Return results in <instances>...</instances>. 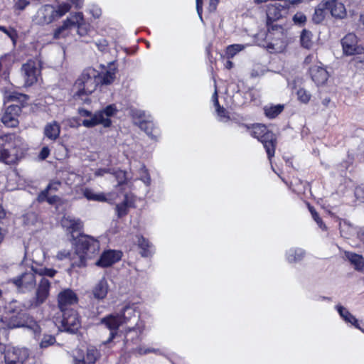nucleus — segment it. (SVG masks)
<instances>
[{
    "mask_svg": "<svg viewBox=\"0 0 364 364\" xmlns=\"http://www.w3.org/2000/svg\"><path fill=\"white\" fill-rule=\"evenodd\" d=\"M101 323L104 324L106 328L110 331L109 338L104 343L107 344L111 342L117 335L118 328L122 325V318L119 316V314H109L101 319Z\"/></svg>",
    "mask_w": 364,
    "mask_h": 364,
    "instance_id": "nucleus-14",
    "label": "nucleus"
},
{
    "mask_svg": "<svg viewBox=\"0 0 364 364\" xmlns=\"http://www.w3.org/2000/svg\"><path fill=\"white\" fill-rule=\"evenodd\" d=\"M309 210H310V212L311 213L312 218L316 222V223L320 227V228H321L323 230L326 229V225L323 223L322 220L318 216V215L316 212V210L313 208H309Z\"/></svg>",
    "mask_w": 364,
    "mask_h": 364,
    "instance_id": "nucleus-53",
    "label": "nucleus"
},
{
    "mask_svg": "<svg viewBox=\"0 0 364 364\" xmlns=\"http://www.w3.org/2000/svg\"><path fill=\"white\" fill-rule=\"evenodd\" d=\"M134 352L138 353L140 355H146V354H148L150 353H154L157 354L159 353V350L156 349V348H145V347L139 346V347H137L136 348H135Z\"/></svg>",
    "mask_w": 364,
    "mask_h": 364,
    "instance_id": "nucleus-49",
    "label": "nucleus"
},
{
    "mask_svg": "<svg viewBox=\"0 0 364 364\" xmlns=\"http://www.w3.org/2000/svg\"><path fill=\"white\" fill-rule=\"evenodd\" d=\"M56 258L58 260L69 259L71 261L72 264L73 263L74 260H77V257L75 255V252L74 254H72L70 251L68 250H60L56 255Z\"/></svg>",
    "mask_w": 364,
    "mask_h": 364,
    "instance_id": "nucleus-43",
    "label": "nucleus"
},
{
    "mask_svg": "<svg viewBox=\"0 0 364 364\" xmlns=\"http://www.w3.org/2000/svg\"><path fill=\"white\" fill-rule=\"evenodd\" d=\"M305 252L300 248H291L287 252V259L289 262H297L303 259Z\"/></svg>",
    "mask_w": 364,
    "mask_h": 364,
    "instance_id": "nucleus-33",
    "label": "nucleus"
},
{
    "mask_svg": "<svg viewBox=\"0 0 364 364\" xmlns=\"http://www.w3.org/2000/svg\"><path fill=\"white\" fill-rule=\"evenodd\" d=\"M82 20V12H74L70 14V16L63 21L62 26L58 27L54 32L53 37L55 39H60L68 36L73 27H75L76 23Z\"/></svg>",
    "mask_w": 364,
    "mask_h": 364,
    "instance_id": "nucleus-11",
    "label": "nucleus"
},
{
    "mask_svg": "<svg viewBox=\"0 0 364 364\" xmlns=\"http://www.w3.org/2000/svg\"><path fill=\"white\" fill-rule=\"evenodd\" d=\"M97 72L91 68L85 70L75 82V86L77 89L76 95L79 97L92 93L97 85Z\"/></svg>",
    "mask_w": 364,
    "mask_h": 364,
    "instance_id": "nucleus-4",
    "label": "nucleus"
},
{
    "mask_svg": "<svg viewBox=\"0 0 364 364\" xmlns=\"http://www.w3.org/2000/svg\"><path fill=\"white\" fill-rule=\"evenodd\" d=\"M326 3L328 11L336 18H343L346 14V9L343 0H324Z\"/></svg>",
    "mask_w": 364,
    "mask_h": 364,
    "instance_id": "nucleus-24",
    "label": "nucleus"
},
{
    "mask_svg": "<svg viewBox=\"0 0 364 364\" xmlns=\"http://www.w3.org/2000/svg\"><path fill=\"white\" fill-rule=\"evenodd\" d=\"M196 10L200 19L203 21L202 12H203V0H196Z\"/></svg>",
    "mask_w": 364,
    "mask_h": 364,
    "instance_id": "nucleus-62",
    "label": "nucleus"
},
{
    "mask_svg": "<svg viewBox=\"0 0 364 364\" xmlns=\"http://www.w3.org/2000/svg\"><path fill=\"white\" fill-rule=\"evenodd\" d=\"M213 97V101H214V105L216 107V111H217L218 117H220V119L223 120V121L226 120L228 118V117L226 115L225 109L219 105L218 95H217V91L215 92Z\"/></svg>",
    "mask_w": 364,
    "mask_h": 364,
    "instance_id": "nucleus-44",
    "label": "nucleus"
},
{
    "mask_svg": "<svg viewBox=\"0 0 364 364\" xmlns=\"http://www.w3.org/2000/svg\"><path fill=\"white\" fill-rule=\"evenodd\" d=\"M336 309L338 311L340 316L346 323H350L356 328L360 330L361 331H364V329L360 326L358 319L353 315H352L347 309L341 305H336Z\"/></svg>",
    "mask_w": 364,
    "mask_h": 364,
    "instance_id": "nucleus-28",
    "label": "nucleus"
},
{
    "mask_svg": "<svg viewBox=\"0 0 364 364\" xmlns=\"http://www.w3.org/2000/svg\"><path fill=\"white\" fill-rule=\"evenodd\" d=\"M287 4H284V1L270 4L267 11L268 26H269V21H277L287 15Z\"/></svg>",
    "mask_w": 364,
    "mask_h": 364,
    "instance_id": "nucleus-18",
    "label": "nucleus"
},
{
    "mask_svg": "<svg viewBox=\"0 0 364 364\" xmlns=\"http://www.w3.org/2000/svg\"><path fill=\"white\" fill-rule=\"evenodd\" d=\"M298 99L303 103H308L311 99V94L306 90L301 88L297 91Z\"/></svg>",
    "mask_w": 364,
    "mask_h": 364,
    "instance_id": "nucleus-48",
    "label": "nucleus"
},
{
    "mask_svg": "<svg viewBox=\"0 0 364 364\" xmlns=\"http://www.w3.org/2000/svg\"><path fill=\"white\" fill-rule=\"evenodd\" d=\"M98 356V351L93 347L87 348L85 356L81 355L80 350H76L74 354V364H93Z\"/></svg>",
    "mask_w": 364,
    "mask_h": 364,
    "instance_id": "nucleus-20",
    "label": "nucleus"
},
{
    "mask_svg": "<svg viewBox=\"0 0 364 364\" xmlns=\"http://www.w3.org/2000/svg\"><path fill=\"white\" fill-rule=\"evenodd\" d=\"M138 245L141 249V255L143 257H148L152 253V247L144 237H139Z\"/></svg>",
    "mask_w": 364,
    "mask_h": 364,
    "instance_id": "nucleus-39",
    "label": "nucleus"
},
{
    "mask_svg": "<svg viewBox=\"0 0 364 364\" xmlns=\"http://www.w3.org/2000/svg\"><path fill=\"white\" fill-rule=\"evenodd\" d=\"M35 274L32 268L31 271L11 279L10 282L16 286L19 292H30L36 287L37 280Z\"/></svg>",
    "mask_w": 364,
    "mask_h": 364,
    "instance_id": "nucleus-9",
    "label": "nucleus"
},
{
    "mask_svg": "<svg viewBox=\"0 0 364 364\" xmlns=\"http://www.w3.org/2000/svg\"><path fill=\"white\" fill-rule=\"evenodd\" d=\"M33 271L35 272L36 274H38L39 276H47L49 277H53L55 274L57 273V271L52 268H34L33 267Z\"/></svg>",
    "mask_w": 364,
    "mask_h": 364,
    "instance_id": "nucleus-45",
    "label": "nucleus"
},
{
    "mask_svg": "<svg viewBox=\"0 0 364 364\" xmlns=\"http://www.w3.org/2000/svg\"><path fill=\"white\" fill-rule=\"evenodd\" d=\"M60 133V127L58 122L53 121L47 124L44 128V135L51 141L56 140Z\"/></svg>",
    "mask_w": 364,
    "mask_h": 364,
    "instance_id": "nucleus-29",
    "label": "nucleus"
},
{
    "mask_svg": "<svg viewBox=\"0 0 364 364\" xmlns=\"http://www.w3.org/2000/svg\"><path fill=\"white\" fill-rule=\"evenodd\" d=\"M71 9V5L68 2H61L56 7L54 6L55 18H60L68 13Z\"/></svg>",
    "mask_w": 364,
    "mask_h": 364,
    "instance_id": "nucleus-38",
    "label": "nucleus"
},
{
    "mask_svg": "<svg viewBox=\"0 0 364 364\" xmlns=\"http://www.w3.org/2000/svg\"><path fill=\"white\" fill-rule=\"evenodd\" d=\"M218 4V0H209V5L208 9L210 12H213L216 10Z\"/></svg>",
    "mask_w": 364,
    "mask_h": 364,
    "instance_id": "nucleus-64",
    "label": "nucleus"
},
{
    "mask_svg": "<svg viewBox=\"0 0 364 364\" xmlns=\"http://www.w3.org/2000/svg\"><path fill=\"white\" fill-rule=\"evenodd\" d=\"M61 186V182L59 181H51L45 190H48V192L51 193L52 191L55 192L59 189Z\"/></svg>",
    "mask_w": 364,
    "mask_h": 364,
    "instance_id": "nucleus-55",
    "label": "nucleus"
},
{
    "mask_svg": "<svg viewBox=\"0 0 364 364\" xmlns=\"http://www.w3.org/2000/svg\"><path fill=\"white\" fill-rule=\"evenodd\" d=\"M109 287L105 278L101 279L92 288V294L95 299L99 301L106 298Z\"/></svg>",
    "mask_w": 364,
    "mask_h": 364,
    "instance_id": "nucleus-25",
    "label": "nucleus"
},
{
    "mask_svg": "<svg viewBox=\"0 0 364 364\" xmlns=\"http://www.w3.org/2000/svg\"><path fill=\"white\" fill-rule=\"evenodd\" d=\"M38 200L39 202L47 201L49 204H55L59 200L57 196H52L51 193L48 192V190H43L38 196Z\"/></svg>",
    "mask_w": 364,
    "mask_h": 364,
    "instance_id": "nucleus-40",
    "label": "nucleus"
},
{
    "mask_svg": "<svg viewBox=\"0 0 364 364\" xmlns=\"http://www.w3.org/2000/svg\"><path fill=\"white\" fill-rule=\"evenodd\" d=\"M141 171L142 172V175L141 176L140 179L146 185L149 186L151 183V178L147 173V170L144 166H142L141 168Z\"/></svg>",
    "mask_w": 364,
    "mask_h": 364,
    "instance_id": "nucleus-56",
    "label": "nucleus"
},
{
    "mask_svg": "<svg viewBox=\"0 0 364 364\" xmlns=\"http://www.w3.org/2000/svg\"><path fill=\"white\" fill-rule=\"evenodd\" d=\"M344 255L356 270L363 271L364 269V258L362 255L348 251H346Z\"/></svg>",
    "mask_w": 364,
    "mask_h": 364,
    "instance_id": "nucleus-31",
    "label": "nucleus"
},
{
    "mask_svg": "<svg viewBox=\"0 0 364 364\" xmlns=\"http://www.w3.org/2000/svg\"><path fill=\"white\" fill-rule=\"evenodd\" d=\"M21 74L26 86L35 84L41 75V64L37 60H30L22 65Z\"/></svg>",
    "mask_w": 364,
    "mask_h": 364,
    "instance_id": "nucleus-10",
    "label": "nucleus"
},
{
    "mask_svg": "<svg viewBox=\"0 0 364 364\" xmlns=\"http://www.w3.org/2000/svg\"><path fill=\"white\" fill-rule=\"evenodd\" d=\"M122 253L115 250H107L102 253L100 259L96 262V265L101 267H107L121 259Z\"/></svg>",
    "mask_w": 364,
    "mask_h": 364,
    "instance_id": "nucleus-22",
    "label": "nucleus"
},
{
    "mask_svg": "<svg viewBox=\"0 0 364 364\" xmlns=\"http://www.w3.org/2000/svg\"><path fill=\"white\" fill-rule=\"evenodd\" d=\"M354 55L353 60L356 63H360L364 65V48L363 47H361L360 50H358Z\"/></svg>",
    "mask_w": 364,
    "mask_h": 364,
    "instance_id": "nucleus-54",
    "label": "nucleus"
},
{
    "mask_svg": "<svg viewBox=\"0 0 364 364\" xmlns=\"http://www.w3.org/2000/svg\"><path fill=\"white\" fill-rule=\"evenodd\" d=\"M68 3L76 9H80L84 6L85 0H68Z\"/></svg>",
    "mask_w": 364,
    "mask_h": 364,
    "instance_id": "nucleus-59",
    "label": "nucleus"
},
{
    "mask_svg": "<svg viewBox=\"0 0 364 364\" xmlns=\"http://www.w3.org/2000/svg\"><path fill=\"white\" fill-rule=\"evenodd\" d=\"M5 364H25L30 357V350L25 347L0 346Z\"/></svg>",
    "mask_w": 364,
    "mask_h": 364,
    "instance_id": "nucleus-7",
    "label": "nucleus"
},
{
    "mask_svg": "<svg viewBox=\"0 0 364 364\" xmlns=\"http://www.w3.org/2000/svg\"><path fill=\"white\" fill-rule=\"evenodd\" d=\"M327 6L325 1H322L315 9L314 13L312 16V20L315 23H320L322 22L327 14Z\"/></svg>",
    "mask_w": 364,
    "mask_h": 364,
    "instance_id": "nucleus-32",
    "label": "nucleus"
},
{
    "mask_svg": "<svg viewBox=\"0 0 364 364\" xmlns=\"http://www.w3.org/2000/svg\"><path fill=\"white\" fill-rule=\"evenodd\" d=\"M117 112L115 105H108L105 109L96 112L90 119H84L82 125L86 127H92L97 124H102L105 127L111 125L110 117L113 116Z\"/></svg>",
    "mask_w": 364,
    "mask_h": 364,
    "instance_id": "nucleus-8",
    "label": "nucleus"
},
{
    "mask_svg": "<svg viewBox=\"0 0 364 364\" xmlns=\"http://www.w3.org/2000/svg\"><path fill=\"white\" fill-rule=\"evenodd\" d=\"M140 128L151 137H154L155 134L157 132L156 129H154V124L151 122H141L140 123Z\"/></svg>",
    "mask_w": 364,
    "mask_h": 364,
    "instance_id": "nucleus-46",
    "label": "nucleus"
},
{
    "mask_svg": "<svg viewBox=\"0 0 364 364\" xmlns=\"http://www.w3.org/2000/svg\"><path fill=\"white\" fill-rule=\"evenodd\" d=\"M129 207V196H124L123 202L116 205V212L119 218H122L127 214Z\"/></svg>",
    "mask_w": 364,
    "mask_h": 364,
    "instance_id": "nucleus-41",
    "label": "nucleus"
},
{
    "mask_svg": "<svg viewBox=\"0 0 364 364\" xmlns=\"http://www.w3.org/2000/svg\"><path fill=\"white\" fill-rule=\"evenodd\" d=\"M250 135L257 139L264 146L269 160L274 156L277 138L274 134L270 132L266 126L260 124L253 125L250 130Z\"/></svg>",
    "mask_w": 364,
    "mask_h": 364,
    "instance_id": "nucleus-3",
    "label": "nucleus"
},
{
    "mask_svg": "<svg viewBox=\"0 0 364 364\" xmlns=\"http://www.w3.org/2000/svg\"><path fill=\"white\" fill-rule=\"evenodd\" d=\"M50 282L45 277H41L36 287L35 296L31 301V306L38 307L43 304L49 296Z\"/></svg>",
    "mask_w": 364,
    "mask_h": 364,
    "instance_id": "nucleus-13",
    "label": "nucleus"
},
{
    "mask_svg": "<svg viewBox=\"0 0 364 364\" xmlns=\"http://www.w3.org/2000/svg\"><path fill=\"white\" fill-rule=\"evenodd\" d=\"M293 21L295 24L302 26L306 21V16L301 12H297L293 16Z\"/></svg>",
    "mask_w": 364,
    "mask_h": 364,
    "instance_id": "nucleus-51",
    "label": "nucleus"
},
{
    "mask_svg": "<svg viewBox=\"0 0 364 364\" xmlns=\"http://www.w3.org/2000/svg\"><path fill=\"white\" fill-rule=\"evenodd\" d=\"M89 11L95 18H98L102 14L101 9L97 5H92Z\"/></svg>",
    "mask_w": 364,
    "mask_h": 364,
    "instance_id": "nucleus-57",
    "label": "nucleus"
},
{
    "mask_svg": "<svg viewBox=\"0 0 364 364\" xmlns=\"http://www.w3.org/2000/svg\"><path fill=\"white\" fill-rule=\"evenodd\" d=\"M55 19L54 14V6L51 5H45L40 8L37 11L36 21L38 24H49Z\"/></svg>",
    "mask_w": 364,
    "mask_h": 364,
    "instance_id": "nucleus-21",
    "label": "nucleus"
},
{
    "mask_svg": "<svg viewBox=\"0 0 364 364\" xmlns=\"http://www.w3.org/2000/svg\"><path fill=\"white\" fill-rule=\"evenodd\" d=\"M77 294L70 289H66L60 291L58 296V306L61 311L68 309V306L77 303Z\"/></svg>",
    "mask_w": 364,
    "mask_h": 364,
    "instance_id": "nucleus-17",
    "label": "nucleus"
},
{
    "mask_svg": "<svg viewBox=\"0 0 364 364\" xmlns=\"http://www.w3.org/2000/svg\"><path fill=\"white\" fill-rule=\"evenodd\" d=\"M312 80L318 85H323L328 78L326 70L321 66H314L310 70Z\"/></svg>",
    "mask_w": 364,
    "mask_h": 364,
    "instance_id": "nucleus-27",
    "label": "nucleus"
},
{
    "mask_svg": "<svg viewBox=\"0 0 364 364\" xmlns=\"http://www.w3.org/2000/svg\"><path fill=\"white\" fill-rule=\"evenodd\" d=\"M21 111V107L18 105L8 106L1 117V122L8 127H16L18 124L17 117Z\"/></svg>",
    "mask_w": 364,
    "mask_h": 364,
    "instance_id": "nucleus-16",
    "label": "nucleus"
},
{
    "mask_svg": "<svg viewBox=\"0 0 364 364\" xmlns=\"http://www.w3.org/2000/svg\"><path fill=\"white\" fill-rule=\"evenodd\" d=\"M50 154V149L47 146H44L40 151L39 158L41 160L46 159Z\"/></svg>",
    "mask_w": 364,
    "mask_h": 364,
    "instance_id": "nucleus-61",
    "label": "nucleus"
},
{
    "mask_svg": "<svg viewBox=\"0 0 364 364\" xmlns=\"http://www.w3.org/2000/svg\"><path fill=\"white\" fill-rule=\"evenodd\" d=\"M312 38H313L312 33L309 30L304 29L301 31V33L300 36V42H301V46L306 49L311 48L314 45V41H313Z\"/></svg>",
    "mask_w": 364,
    "mask_h": 364,
    "instance_id": "nucleus-35",
    "label": "nucleus"
},
{
    "mask_svg": "<svg viewBox=\"0 0 364 364\" xmlns=\"http://www.w3.org/2000/svg\"><path fill=\"white\" fill-rule=\"evenodd\" d=\"M114 174L118 181L119 186L124 183L128 180V176L126 171L119 170L116 171Z\"/></svg>",
    "mask_w": 364,
    "mask_h": 364,
    "instance_id": "nucleus-50",
    "label": "nucleus"
},
{
    "mask_svg": "<svg viewBox=\"0 0 364 364\" xmlns=\"http://www.w3.org/2000/svg\"><path fill=\"white\" fill-rule=\"evenodd\" d=\"M82 194L88 200L107 202L109 203H113L118 198V194L115 192H110L107 194L103 193H95L93 190L89 188H84L82 190Z\"/></svg>",
    "mask_w": 364,
    "mask_h": 364,
    "instance_id": "nucleus-15",
    "label": "nucleus"
},
{
    "mask_svg": "<svg viewBox=\"0 0 364 364\" xmlns=\"http://www.w3.org/2000/svg\"><path fill=\"white\" fill-rule=\"evenodd\" d=\"M75 26L77 27V33L80 36H85L87 33V28L86 24L84 23V16H82V20L76 23Z\"/></svg>",
    "mask_w": 364,
    "mask_h": 364,
    "instance_id": "nucleus-52",
    "label": "nucleus"
},
{
    "mask_svg": "<svg viewBox=\"0 0 364 364\" xmlns=\"http://www.w3.org/2000/svg\"><path fill=\"white\" fill-rule=\"evenodd\" d=\"M343 53L348 55H354L361 47L357 45V37L353 33H348L341 41Z\"/></svg>",
    "mask_w": 364,
    "mask_h": 364,
    "instance_id": "nucleus-23",
    "label": "nucleus"
},
{
    "mask_svg": "<svg viewBox=\"0 0 364 364\" xmlns=\"http://www.w3.org/2000/svg\"><path fill=\"white\" fill-rule=\"evenodd\" d=\"M29 4V1L27 0H18L15 4V9L22 11Z\"/></svg>",
    "mask_w": 364,
    "mask_h": 364,
    "instance_id": "nucleus-60",
    "label": "nucleus"
},
{
    "mask_svg": "<svg viewBox=\"0 0 364 364\" xmlns=\"http://www.w3.org/2000/svg\"><path fill=\"white\" fill-rule=\"evenodd\" d=\"M136 310L133 305L125 306L119 316L122 318L123 323H127L132 318L136 317Z\"/></svg>",
    "mask_w": 364,
    "mask_h": 364,
    "instance_id": "nucleus-37",
    "label": "nucleus"
},
{
    "mask_svg": "<svg viewBox=\"0 0 364 364\" xmlns=\"http://www.w3.org/2000/svg\"><path fill=\"white\" fill-rule=\"evenodd\" d=\"M55 343V338L50 335H44L40 343V347L41 348H48L50 346L53 345Z\"/></svg>",
    "mask_w": 364,
    "mask_h": 364,
    "instance_id": "nucleus-47",
    "label": "nucleus"
},
{
    "mask_svg": "<svg viewBox=\"0 0 364 364\" xmlns=\"http://www.w3.org/2000/svg\"><path fill=\"white\" fill-rule=\"evenodd\" d=\"M117 68L114 66L113 63H109L108 69L100 73H97V80L99 84L108 85L112 84L116 75Z\"/></svg>",
    "mask_w": 364,
    "mask_h": 364,
    "instance_id": "nucleus-26",
    "label": "nucleus"
},
{
    "mask_svg": "<svg viewBox=\"0 0 364 364\" xmlns=\"http://www.w3.org/2000/svg\"><path fill=\"white\" fill-rule=\"evenodd\" d=\"M100 250L99 242L88 235H83L78 239L75 244V255L77 260H74L73 266H85L86 260L92 258Z\"/></svg>",
    "mask_w": 364,
    "mask_h": 364,
    "instance_id": "nucleus-2",
    "label": "nucleus"
},
{
    "mask_svg": "<svg viewBox=\"0 0 364 364\" xmlns=\"http://www.w3.org/2000/svg\"><path fill=\"white\" fill-rule=\"evenodd\" d=\"M19 327H26L31 330L35 336H38L41 333L39 325L26 313H19L17 316H12L9 321L0 318V330Z\"/></svg>",
    "mask_w": 364,
    "mask_h": 364,
    "instance_id": "nucleus-5",
    "label": "nucleus"
},
{
    "mask_svg": "<svg viewBox=\"0 0 364 364\" xmlns=\"http://www.w3.org/2000/svg\"><path fill=\"white\" fill-rule=\"evenodd\" d=\"M284 109V105H266L264 107V112L266 115L269 119L275 118L278 116Z\"/></svg>",
    "mask_w": 364,
    "mask_h": 364,
    "instance_id": "nucleus-34",
    "label": "nucleus"
},
{
    "mask_svg": "<svg viewBox=\"0 0 364 364\" xmlns=\"http://www.w3.org/2000/svg\"><path fill=\"white\" fill-rule=\"evenodd\" d=\"M63 312L62 330L71 333H76L80 327V321L77 313L72 309Z\"/></svg>",
    "mask_w": 364,
    "mask_h": 364,
    "instance_id": "nucleus-12",
    "label": "nucleus"
},
{
    "mask_svg": "<svg viewBox=\"0 0 364 364\" xmlns=\"http://www.w3.org/2000/svg\"><path fill=\"white\" fill-rule=\"evenodd\" d=\"M144 330V325L141 321L138 322L133 328H129L126 330L125 339L127 342L134 339H138Z\"/></svg>",
    "mask_w": 364,
    "mask_h": 364,
    "instance_id": "nucleus-30",
    "label": "nucleus"
},
{
    "mask_svg": "<svg viewBox=\"0 0 364 364\" xmlns=\"http://www.w3.org/2000/svg\"><path fill=\"white\" fill-rule=\"evenodd\" d=\"M267 38L268 40L267 48L272 52H282L288 43L283 28L277 24L269 26Z\"/></svg>",
    "mask_w": 364,
    "mask_h": 364,
    "instance_id": "nucleus-6",
    "label": "nucleus"
},
{
    "mask_svg": "<svg viewBox=\"0 0 364 364\" xmlns=\"http://www.w3.org/2000/svg\"><path fill=\"white\" fill-rule=\"evenodd\" d=\"M284 4H287V8L289 10L291 5L296 6L304 2V0H282Z\"/></svg>",
    "mask_w": 364,
    "mask_h": 364,
    "instance_id": "nucleus-63",
    "label": "nucleus"
},
{
    "mask_svg": "<svg viewBox=\"0 0 364 364\" xmlns=\"http://www.w3.org/2000/svg\"><path fill=\"white\" fill-rule=\"evenodd\" d=\"M61 225L65 231L70 234L73 239L75 237L73 234L80 232L83 227L80 219L71 215H65L61 220Z\"/></svg>",
    "mask_w": 364,
    "mask_h": 364,
    "instance_id": "nucleus-19",
    "label": "nucleus"
},
{
    "mask_svg": "<svg viewBox=\"0 0 364 364\" xmlns=\"http://www.w3.org/2000/svg\"><path fill=\"white\" fill-rule=\"evenodd\" d=\"M248 46V44H232L226 48L225 55L228 58H232L239 52L242 51Z\"/></svg>",
    "mask_w": 364,
    "mask_h": 364,
    "instance_id": "nucleus-36",
    "label": "nucleus"
},
{
    "mask_svg": "<svg viewBox=\"0 0 364 364\" xmlns=\"http://www.w3.org/2000/svg\"><path fill=\"white\" fill-rule=\"evenodd\" d=\"M355 196L357 199L364 202V186H360L355 188Z\"/></svg>",
    "mask_w": 364,
    "mask_h": 364,
    "instance_id": "nucleus-58",
    "label": "nucleus"
},
{
    "mask_svg": "<svg viewBox=\"0 0 364 364\" xmlns=\"http://www.w3.org/2000/svg\"><path fill=\"white\" fill-rule=\"evenodd\" d=\"M46 258V252L41 247L35 249L32 252V259L36 264L42 263Z\"/></svg>",
    "mask_w": 364,
    "mask_h": 364,
    "instance_id": "nucleus-42",
    "label": "nucleus"
},
{
    "mask_svg": "<svg viewBox=\"0 0 364 364\" xmlns=\"http://www.w3.org/2000/svg\"><path fill=\"white\" fill-rule=\"evenodd\" d=\"M24 141L14 134L0 136V159L6 164L13 162L24 149Z\"/></svg>",
    "mask_w": 364,
    "mask_h": 364,
    "instance_id": "nucleus-1",
    "label": "nucleus"
}]
</instances>
